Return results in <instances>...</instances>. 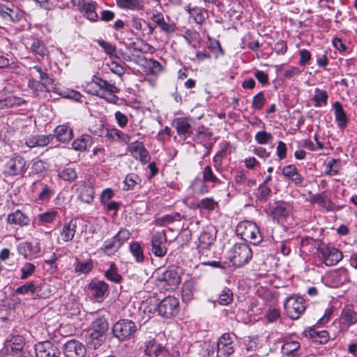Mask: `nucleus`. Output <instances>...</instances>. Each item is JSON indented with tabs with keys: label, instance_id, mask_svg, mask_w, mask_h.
I'll return each instance as SVG.
<instances>
[{
	"label": "nucleus",
	"instance_id": "58",
	"mask_svg": "<svg viewBox=\"0 0 357 357\" xmlns=\"http://www.w3.org/2000/svg\"><path fill=\"white\" fill-rule=\"evenodd\" d=\"M114 237L117 243H119L121 248V245L130 238V233L126 229H121Z\"/></svg>",
	"mask_w": 357,
	"mask_h": 357
},
{
	"label": "nucleus",
	"instance_id": "29",
	"mask_svg": "<svg viewBox=\"0 0 357 357\" xmlns=\"http://www.w3.org/2000/svg\"><path fill=\"white\" fill-rule=\"evenodd\" d=\"M289 208L287 204L284 202H277L273 208L271 215L273 219L280 220L289 215Z\"/></svg>",
	"mask_w": 357,
	"mask_h": 357
},
{
	"label": "nucleus",
	"instance_id": "28",
	"mask_svg": "<svg viewBox=\"0 0 357 357\" xmlns=\"http://www.w3.org/2000/svg\"><path fill=\"white\" fill-rule=\"evenodd\" d=\"M78 198L84 203L90 204L94 198L93 188L89 185H82L79 188Z\"/></svg>",
	"mask_w": 357,
	"mask_h": 357
},
{
	"label": "nucleus",
	"instance_id": "62",
	"mask_svg": "<svg viewBox=\"0 0 357 357\" xmlns=\"http://www.w3.org/2000/svg\"><path fill=\"white\" fill-rule=\"evenodd\" d=\"M24 102L25 100L23 98L16 96L9 97L5 100V105L10 107L20 106Z\"/></svg>",
	"mask_w": 357,
	"mask_h": 357
},
{
	"label": "nucleus",
	"instance_id": "14",
	"mask_svg": "<svg viewBox=\"0 0 357 357\" xmlns=\"http://www.w3.org/2000/svg\"><path fill=\"white\" fill-rule=\"evenodd\" d=\"M128 150L135 159L139 160L143 164H146L150 160L149 153L142 142L136 141L130 143L128 146Z\"/></svg>",
	"mask_w": 357,
	"mask_h": 357
},
{
	"label": "nucleus",
	"instance_id": "23",
	"mask_svg": "<svg viewBox=\"0 0 357 357\" xmlns=\"http://www.w3.org/2000/svg\"><path fill=\"white\" fill-rule=\"evenodd\" d=\"M282 174L296 185L301 184L304 180L303 177L298 173L297 168L293 165L284 167Z\"/></svg>",
	"mask_w": 357,
	"mask_h": 357
},
{
	"label": "nucleus",
	"instance_id": "54",
	"mask_svg": "<svg viewBox=\"0 0 357 357\" xmlns=\"http://www.w3.org/2000/svg\"><path fill=\"white\" fill-rule=\"evenodd\" d=\"M139 181V177L135 174H128L126 176V178L124 180L125 186L123 188V190H129L134 188L135 185H136L138 183V181Z\"/></svg>",
	"mask_w": 357,
	"mask_h": 357
},
{
	"label": "nucleus",
	"instance_id": "53",
	"mask_svg": "<svg viewBox=\"0 0 357 357\" xmlns=\"http://www.w3.org/2000/svg\"><path fill=\"white\" fill-rule=\"evenodd\" d=\"M273 138L272 135L265 130L259 131L256 133L255 139L259 144H268Z\"/></svg>",
	"mask_w": 357,
	"mask_h": 357
},
{
	"label": "nucleus",
	"instance_id": "38",
	"mask_svg": "<svg viewBox=\"0 0 357 357\" xmlns=\"http://www.w3.org/2000/svg\"><path fill=\"white\" fill-rule=\"evenodd\" d=\"M195 287L192 282H187L183 284L181 289L182 299L184 302L188 303L194 296Z\"/></svg>",
	"mask_w": 357,
	"mask_h": 357
},
{
	"label": "nucleus",
	"instance_id": "35",
	"mask_svg": "<svg viewBox=\"0 0 357 357\" xmlns=\"http://www.w3.org/2000/svg\"><path fill=\"white\" fill-rule=\"evenodd\" d=\"M202 180L203 182L211 183L213 185L222 183L221 180L216 176L210 165H207L203 169Z\"/></svg>",
	"mask_w": 357,
	"mask_h": 357
},
{
	"label": "nucleus",
	"instance_id": "46",
	"mask_svg": "<svg viewBox=\"0 0 357 357\" xmlns=\"http://www.w3.org/2000/svg\"><path fill=\"white\" fill-rule=\"evenodd\" d=\"M218 206V203L211 197L202 199L197 204L199 208L209 211H213Z\"/></svg>",
	"mask_w": 357,
	"mask_h": 357
},
{
	"label": "nucleus",
	"instance_id": "31",
	"mask_svg": "<svg viewBox=\"0 0 357 357\" xmlns=\"http://www.w3.org/2000/svg\"><path fill=\"white\" fill-rule=\"evenodd\" d=\"M342 324L347 328L357 323V312L349 307H344L341 314Z\"/></svg>",
	"mask_w": 357,
	"mask_h": 357
},
{
	"label": "nucleus",
	"instance_id": "45",
	"mask_svg": "<svg viewBox=\"0 0 357 357\" xmlns=\"http://www.w3.org/2000/svg\"><path fill=\"white\" fill-rule=\"evenodd\" d=\"M105 278L110 281L119 283L122 280V277L117 273V268L116 265L112 263L109 268L105 272Z\"/></svg>",
	"mask_w": 357,
	"mask_h": 357
},
{
	"label": "nucleus",
	"instance_id": "7",
	"mask_svg": "<svg viewBox=\"0 0 357 357\" xmlns=\"http://www.w3.org/2000/svg\"><path fill=\"white\" fill-rule=\"evenodd\" d=\"M287 316L291 319H297L305 310V301L302 297H289L284 305Z\"/></svg>",
	"mask_w": 357,
	"mask_h": 357
},
{
	"label": "nucleus",
	"instance_id": "24",
	"mask_svg": "<svg viewBox=\"0 0 357 357\" xmlns=\"http://www.w3.org/2000/svg\"><path fill=\"white\" fill-rule=\"evenodd\" d=\"M144 63L142 64L144 71L148 75H156L162 70V65L156 60L153 59H146L145 57L142 59Z\"/></svg>",
	"mask_w": 357,
	"mask_h": 357
},
{
	"label": "nucleus",
	"instance_id": "12",
	"mask_svg": "<svg viewBox=\"0 0 357 357\" xmlns=\"http://www.w3.org/2000/svg\"><path fill=\"white\" fill-rule=\"evenodd\" d=\"M167 21L165 20L164 15L159 11H154L151 16V20L154 22L155 26L166 33H172L176 31V25L174 22H169L170 19L167 16Z\"/></svg>",
	"mask_w": 357,
	"mask_h": 357
},
{
	"label": "nucleus",
	"instance_id": "50",
	"mask_svg": "<svg viewBox=\"0 0 357 357\" xmlns=\"http://www.w3.org/2000/svg\"><path fill=\"white\" fill-rule=\"evenodd\" d=\"M97 43L107 55L117 57L116 56V47L115 45L102 39L98 40Z\"/></svg>",
	"mask_w": 357,
	"mask_h": 357
},
{
	"label": "nucleus",
	"instance_id": "5",
	"mask_svg": "<svg viewBox=\"0 0 357 357\" xmlns=\"http://www.w3.org/2000/svg\"><path fill=\"white\" fill-rule=\"evenodd\" d=\"M137 331L135 323L129 319H120L112 327L114 336L121 342H124L132 338Z\"/></svg>",
	"mask_w": 357,
	"mask_h": 357
},
{
	"label": "nucleus",
	"instance_id": "33",
	"mask_svg": "<svg viewBox=\"0 0 357 357\" xmlns=\"http://www.w3.org/2000/svg\"><path fill=\"white\" fill-rule=\"evenodd\" d=\"M300 347L301 344L297 341H288L282 345V352L287 356L298 357L296 351Z\"/></svg>",
	"mask_w": 357,
	"mask_h": 357
},
{
	"label": "nucleus",
	"instance_id": "61",
	"mask_svg": "<svg viewBox=\"0 0 357 357\" xmlns=\"http://www.w3.org/2000/svg\"><path fill=\"white\" fill-rule=\"evenodd\" d=\"M36 270L34 264L31 263H26L22 268V275L21 279H26L29 276L31 275Z\"/></svg>",
	"mask_w": 357,
	"mask_h": 357
},
{
	"label": "nucleus",
	"instance_id": "6",
	"mask_svg": "<svg viewBox=\"0 0 357 357\" xmlns=\"http://www.w3.org/2000/svg\"><path fill=\"white\" fill-rule=\"evenodd\" d=\"M26 171V162L22 156L18 155L9 158L4 165V173L9 176H23Z\"/></svg>",
	"mask_w": 357,
	"mask_h": 357
},
{
	"label": "nucleus",
	"instance_id": "47",
	"mask_svg": "<svg viewBox=\"0 0 357 357\" xmlns=\"http://www.w3.org/2000/svg\"><path fill=\"white\" fill-rule=\"evenodd\" d=\"M328 93L326 91L316 89V94L313 97V100L315 102V107H321L327 104Z\"/></svg>",
	"mask_w": 357,
	"mask_h": 357
},
{
	"label": "nucleus",
	"instance_id": "30",
	"mask_svg": "<svg viewBox=\"0 0 357 357\" xmlns=\"http://www.w3.org/2000/svg\"><path fill=\"white\" fill-rule=\"evenodd\" d=\"M54 135L58 141L62 143H67L73 137V131L67 126L62 125L56 128Z\"/></svg>",
	"mask_w": 357,
	"mask_h": 357
},
{
	"label": "nucleus",
	"instance_id": "55",
	"mask_svg": "<svg viewBox=\"0 0 357 357\" xmlns=\"http://www.w3.org/2000/svg\"><path fill=\"white\" fill-rule=\"evenodd\" d=\"M271 190L264 184H261L258 188L257 197L260 202H266L270 197Z\"/></svg>",
	"mask_w": 357,
	"mask_h": 357
},
{
	"label": "nucleus",
	"instance_id": "10",
	"mask_svg": "<svg viewBox=\"0 0 357 357\" xmlns=\"http://www.w3.org/2000/svg\"><path fill=\"white\" fill-rule=\"evenodd\" d=\"M66 357H84L86 354L85 346L76 340L68 341L63 348Z\"/></svg>",
	"mask_w": 357,
	"mask_h": 357
},
{
	"label": "nucleus",
	"instance_id": "48",
	"mask_svg": "<svg viewBox=\"0 0 357 357\" xmlns=\"http://www.w3.org/2000/svg\"><path fill=\"white\" fill-rule=\"evenodd\" d=\"M310 336L314 339L315 342L324 344L328 342L329 336L328 333L326 331H317L311 330L310 331Z\"/></svg>",
	"mask_w": 357,
	"mask_h": 357
},
{
	"label": "nucleus",
	"instance_id": "16",
	"mask_svg": "<svg viewBox=\"0 0 357 357\" xmlns=\"http://www.w3.org/2000/svg\"><path fill=\"white\" fill-rule=\"evenodd\" d=\"M158 281L161 286H167V289H174L181 282V278L176 271L167 270L158 278Z\"/></svg>",
	"mask_w": 357,
	"mask_h": 357
},
{
	"label": "nucleus",
	"instance_id": "8",
	"mask_svg": "<svg viewBox=\"0 0 357 357\" xmlns=\"http://www.w3.org/2000/svg\"><path fill=\"white\" fill-rule=\"evenodd\" d=\"M178 301L174 296H167L159 303L158 314L165 318L175 317L178 312Z\"/></svg>",
	"mask_w": 357,
	"mask_h": 357
},
{
	"label": "nucleus",
	"instance_id": "20",
	"mask_svg": "<svg viewBox=\"0 0 357 357\" xmlns=\"http://www.w3.org/2000/svg\"><path fill=\"white\" fill-rule=\"evenodd\" d=\"M7 222L10 225L25 227L29 225L30 220L29 217L20 210L10 213L7 217Z\"/></svg>",
	"mask_w": 357,
	"mask_h": 357
},
{
	"label": "nucleus",
	"instance_id": "42",
	"mask_svg": "<svg viewBox=\"0 0 357 357\" xmlns=\"http://www.w3.org/2000/svg\"><path fill=\"white\" fill-rule=\"evenodd\" d=\"M214 238L209 232H202L199 238V250H204L209 248V246L213 243Z\"/></svg>",
	"mask_w": 357,
	"mask_h": 357
},
{
	"label": "nucleus",
	"instance_id": "63",
	"mask_svg": "<svg viewBox=\"0 0 357 357\" xmlns=\"http://www.w3.org/2000/svg\"><path fill=\"white\" fill-rule=\"evenodd\" d=\"M245 355L247 356H252L254 355L255 349L257 347V343L255 341H252L248 339L245 342Z\"/></svg>",
	"mask_w": 357,
	"mask_h": 357
},
{
	"label": "nucleus",
	"instance_id": "59",
	"mask_svg": "<svg viewBox=\"0 0 357 357\" xmlns=\"http://www.w3.org/2000/svg\"><path fill=\"white\" fill-rule=\"evenodd\" d=\"M40 75V79L43 82L41 83L43 86L47 89V86L52 83V79L50 78L49 75L44 73L42 68L38 66H35L33 68Z\"/></svg>",
	"mask_w": 357,
	"mask_h": 357
},
{
	"label": "nucleus",
	"instance_id": "13",
	"mask_svg": "<svg viewBox=\"0 0 357 357\" xmlns=\"http://www.w3.org/2000/svg\"><path fill=\"white\" fill-rule=\"evenodd\" d=\"M35 351L37 357H59L61 355L57 347L49 341L37 344Z\"/></svg>",
	"mask_w": 357,
	"mask_h": 357
},
{
	"label": "nucleus",
	"instance_id": "37",
	"mask_svg": "<svg viewBox=\"0 0 357 357\" xmlns=\"http://www.w3.org/2000/svg\"><path fill=\"white\" fill-rule=\"evenodd\" d=\"M109 324L106 319L104 317H98L92 323V330L102 334L105 336L108 331Z\"/></svg>",
	"mask_w": 357,
	"mask_h": 357
},
{
	"label": "nucleus",
	"instance_id": "34",
	"mask_svg": "<svg viewBox=\"0 0 357 357\" xmlns=\"http://www.w3.org/2000/svg\"><path fill=\"white\" fill-rule=\"evenodd\" d=\"M51 294L50 286L46 282L35 286L33 289L34 298H46Z\"/></svg>",
	"mask_w": 357,
	"mask_h": 357
},
{
	"label": "nucleus",
	"instance_id": "15",
	"mask_svg": "<svg viewBox=\"0 0 357 357\" xmlns=\"http://www.w3.org/2000/svg\"><path fill=\"white\" fill-rule=\"evenodd\" d=\"M166 236L164 234L158 232L151 238V252L158 257H162L167 254V247L165 246Z\"/></svg>",
	"mask_w": 357,
	"mask_h": 357
},
{
	"label": "nucleus",
	"instance_id": "60",
	"mask_svg": "<svg viewBox=\"0 0 357 357\" xmlns=\"http://www.w3.org/2000/svg\"><path fill=\"white\" fill-rule=\"evenodd\" d=\"M56 216V212L48 211L38 215L39 221L43 223H50L53 222Z\"/></svg>",
	"mask_w": 357,
	"mask_h": 357
},
{
	"label": "nucleus",
	"instance_id": "44",
	"mask_svg": "<svg viewBox=\"0 0 357 357\" xmlns=\"http://www.w3.org/2000/svg\"><path fill=\"white\" fill-rule=\"evenodd\" d=\"M159 303V300L156 298L155 296H150L143 302L145 310H147L149 313H153L155 311H158Z\"/></svg>",
	"mask_w": 357,
	"mask_h": 357
},
{
	"label": "nucleus",
	"instance_id": "2",
	"mask_svg": "<svg viewBox=\"0 0 357 357\" xmlns=\"http://www.w3.org/2000/svg\"><path fill=\"white\" fill-rule=\"evenodd\" d=\"M252 256V250L245 243H236L229 252V259L236 267H241L248 264Z\"/></svg>",
	"mask_w": 357,
	"mask_h": 357
},
{
	"label": "nucleus",
	"instance_id": "9",
	"mask_svg": "<svg viewBox=\"0 0 357 357\" xmlns=\"http://www.w3.org/2000/svg\"><path fill=\"white\" fill-rule=\"evenodd\" d=\"M234 352L232 338L229 333H224L217 342L218 357H228Z\"/></svg>",
	"mask_w": 357,
	"mask_h": 357
},
{
	"label": "nucleus",
	"instance_id": "11",
	"mask_svg": "<svg viewBox=\"0 0 357 357\" xmlns=\"http://www.w3.org/2000/svg\"><path fill=\"white\" fill-rule=\"evenodd\" d=\"M172 125L176 130L178 135L183 137V140L192 134L191 122L189 118H176L173 120Z\"/></svg>",
	"mask_w": 357,
	"mask_h": 357
},
{
	"label": "nucleus",
	"instance_id": "57",
	"mask_svg": "<svg viewBox=\"0 0 357 357\" xmlns=\"http://www.w3.org/2000/svg\"><path fill=\"white\" fill-rule=\"evenodd\" d=\"M93 268V262L91 259L84 262L79 261L75 266V271L82 273H87Z\"/></svg>",
	"mask_w": 357,
	"mask_h": 357
},
{
	"label": "nucleus",
	"instance_id": "1",
	"mask_svg": "<svg viewBox=\"0 0 357 357\" xmlns=\"http://www.w3.org/2000/svg\"><path fill=\"white\" fill-rule=\"evenodd\" d=\"M91 82L98 87L99 90L90 91L91 94L105 99L111 103L116 101L118 98L115 93L119 92V89L114 84L109 83L107 80L96 75L93 76Z\"/></svg>",
	"mask_w": 357,
	"mask_h": 357
},
{
	"label": "nucleus",
	"instance_id": "32",
	"mask_svg": "<svg viewBox=\"0 0 357 357\" xmlns=\"http://www.w3.org/2000/svg\"><path fill=\"white\" fill-rule=\"evenodd\" d=\"M92 143V138L89 135H83L72 143L73 149L83 151Z\"/></svg>",
	"mask_w": 357,
	"mask_h": 357
},
{
	"label": "nucleus",
	"instance_id": "3",
	"mask_svg": "<svg viewBox=\"0 0 357 357\" xmlns=\"http://www.w3.org/2000/svg\"><path fill=\"white\" fill-rule=\"evenodd\" d=\"M236 231L245 241L250 242L255 245L262 241L259 228L252 222L243 221L240 222L236 227Z\"/></svg>",
	"mask_w": 357,
	"mask_h": 357
},
{
	"label": "nucleus",
	"instance_id": "4",
	"mask_svg": "<svg viewBox=\"0 0 357 357\" xmlns=\"http://www.w3.org/2000/svg\"><path fill=\"white\" fill-rule=\"evenodd\" d=\"M316 250L317 257L321 260V263L328 266L337 264L343 257L342 252L338 249L322 242L318 245Z\"/></svg>",
	"mask_w": 357,
	"mask_h": 357
},
{
	"label": "nucleus",
	"instance_id": "19",
	"mask_svg": "<svg viewBox=\"0 0 357 357\" xmlns=\"http://www.w3.org/2000/svg\"><path fill=\"white\" fill-rule=\"evenodd\" d=\"M168 351L165 347L153 340L147 342L144 352L149 357H164Z\"/></svg>",
	"mask_w": 357,
	"mask_h": 357
},
{
	"label": "nucleus",
	"instance_id": "51",
	"mask_svg": "<svg viewBox=\"0 0 357 357\" xmlns=\"http://www.w3.org/2000/svg\"><path fill=\"white\" fill-rule=\"evenodd\" d=\"M266 103V98L263 91L259 92L253 97L252 107L256 110H261Z\"/></svg>",
	"mask_w": 357,
	"mask_h": 357
},
{
	"label": "nucleus",
	"instance_id": "36",
	"mask_svg": "<svg viewBox=\"0 0 357 357\" xmlns=\"http://www.w3.org/2000/svg\"><path fill=\"white\" fill-rule=\"evenodd\" d=\"M84 15L88 20L91 22H96L98 19V15L96 13V3L88 2L84 3L82 7Z\"/></svg>",
	"mask_w": 357,
	"mask_h": 357
},
{
	"label": "nucleus",
	"instance_id": "21",
	"mask_svg": "<svg viewBox=\"0 0 357 357\" xmlns=\"http://www.w3.org/2000/svg\"><path fill=\"white\" fill-rule=\"evenodd\" d=\"M24 346V338L20 335L13 336L6 342V349L8 354H17L22 351Z\"/></svg>",
	"mask_w": 357,
	"mask_h": 357
},
{
	"label": "nucleus",
	"instance_id": "49",
	"mask_svg": "<svg viewBox=\"0 0 357 357\" xmlns=\"http://www.w3.org/2000/svg\"><path fill=\"white\" fill-rule=\"evenodd\" d=\"M120 248L119 243L118 244L115 238L113 237L109 241H106L104 243V245L100 248V250L105 254L108 255H110L109 252L112 250L114 252H117Z\"/></svg>",
	"mask_w": 357,
	"mask_h": 357
},
{
	"label": "nucleus",
	"instance_id": "17",
	"mask_svg": "<svg viewBox=\"0 0 357 357\" xmlns=\"http://www.w3.org/2000/svg\"><path fill=\"white\" fill-rule=\"evenodd\" d=\"M88 290L93 298L102 299L108 294V284L102 280H92L88 284Z\"/></svg>",
	"mask_w": 357,
	"mask_h": 357
},
{
	"label": "nucleus",
	"instance_id": "52",
	"mask_svg": "<svg viewBox=\"0 0 357 357\" xmlns=\"http://www.w3.org/2000/svg\"><path fill=\"white\" fill-rule=\"evenodd\" d=\"M232 299L233 294L231 291L228 288H225L219 296L218 303L220 305H227L232 301Z\"/></svg>",
	"mask_w": 357,
	"mask_h": 357
},
{
	"label": "nucleus",
	"instance_id": "26",
	"mask_svg": "<svg viewBox=\"0 0 357 357\" xmlns=\"http://www.w3.org/2000/svg\"><path fill=\"white\" fill-rule=\"evenodd\" d=\"M333 107L335 110V120L337 123V126L340 129H344L347 126V122H348V119H347V114H346L345 112L344 111L343 107H342V105L340 104V102H335L333 104Z\"/></svg>",
	"mask_w": 357,
	"mask_h": 357
},
{
	"label": "nucleus",
	"instance_id": "64",
	"mask_svg": "<svg viewBox=\"0 0 357 357\" xmlns=\"http://www.w3.org/2000/svg\"><path fill=\"white\" fill-rule=\"evenodd\" d=\"M33 289L34 284L33 283H26L25 284L17 287L15 290V293L19 294H24L31 292L33 295Z\"/></svg>",
	"mask_w": 357,
	"mask_h": 357
},
{
	"label": "nucleus",
	"instance_id": "18",
	"mask_svg": "<svg viewBox=\"0 0 357 357\" xmlns=\"http://www.w3.org/2000/svg\"><path fill=\"white\" fill-rule=\"evenodd\" d=\"M18 252L23 255L24 258L34 257L40 256L41 253V247L40 243H33L26 242L21 243L17 247Z\"/></svg>",
	"mask_w": 357,
	"mask_h": 357
},
{
	"label": "nucleus",
	"instance_id": "40",
	"mask_svg": "<svg viewBox=\"0 0 357 357\" xmlns=\"http://www.w3.org/2000/svg\"><path fill=\"white\" fill-rule=\"evenodd\" d=\"M130 251L136 261L142 263L144 260V250L138 242H132L129 246Z\"/></svg>",
	"mask_w": 357,
	"mask_h": 357
},
{
	"label": "nucleus",
	"instance_id": "39",
	"mask_svg": "<svg viewBox=\"0 0 357 357\" xmlns=\"http://www.w3.org/2000/svg\"><path fill=\"white\" fill-rule=\"evenodd\" d=\"M87 340V342L89 346L93 349H97L104 342L105 336L92 330Z\"/></svg>",
	"mask_w": 357,
	"mask_h": 357
},
{
	"label": "nucleus",
	"instance_id": "56",
	"mask_svg": "<svg viewBox=\"0 0 357 357\" xmlns=\"http://www.w3.org/2000/svg\"><path fill=\"white\" fill-rule=\"evenodd\" d=\"M31 50L39 56L43 57L47 54V49L40 40H35L31 46Z\"/></svg>",
	"mask_w": 357,
	"mask_h": 357
},
{
	"label": "nucleus",
	"instance_id": "22",
	"mask_svg": "<svg viewBox=\"0 0 357 357\" xmlns=\"http://www.w3.org/2000/svg\"><path fill=\"white\" fill-rule=\"evenodd\" d=\"M77 227V220L72 219L69 222L64 225L60 235L62 240L65 242H69L74 238Z\"/></svg>",
	"mask_w": 357,
	"mask_h": 357
},
{
	"label": "nucleus",
	"instance_id": "43",
	"mask_svg": "<svg viewBox=\"0 0 357 357\" xmlns=\"http://www.w3.org/2000/svg\"><path fill=\"white\" fill-rule=\"evenodd\" d=\"M59 176L63 181L73 182L76 180L77 174L74 168L67 167L59 172Z\"/></svg>",
	"mask_w": 357,
	"mask_h": 357
},
{
	"label": "nucleus",
	"instance_id": "27",
	"mask_svg": "<svg viewBox=\"0 0 357 357\" xmlns=\"http://www.w3.org/2000/svg\"><path fill=\"white\" fill-rule=\"evenodd\" d=\"M310 202L312 204H317L320 205L321 206L325 208L328 211H333V209L332 202L327 197V196L324 192L317 193L312 195L310 199Z\"/></svg>",
	"mask_w": 357,
	"mask_h": 357
},
{
	"label": "nucleus",
	"instance_id": "25",
	"mask_svg": "<svg viewBox=\"0 0 357 357\" xmlns=\"http://www.w3.org/2000/svg\"><path fill=\"white\" fill-rule=\"evenodd\" d=\"M116 6L126 10L139 11L144 9L143 3L140 0H116Z\"/></svg>",
	"mask_w": 357,
	"mask_h": 357
},
{
	"label": "nucleus",
	"instance_id": "41",
	"mask_svg": "<svg viewBox=\"0 0 357 357\" xmlns=\"http://www.w3.org/2000/svg\"><path fill=\"white\" fill-rule=\"evenodd\" d=\"M334 282L337 286L342 285L349 280L348 272L346 269H340L332 274Z\"/></svg>",
	"mask_w": 357,
	"mask_h": 357
}]
</instances>
